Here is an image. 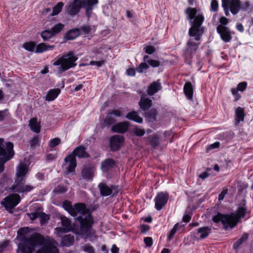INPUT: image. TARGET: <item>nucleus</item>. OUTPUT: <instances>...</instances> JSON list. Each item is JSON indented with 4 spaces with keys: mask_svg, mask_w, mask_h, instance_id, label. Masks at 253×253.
Masks as SVG:
<instances>
[{
    "mask_svg": "<svg viewBox=\"0 0 253 253\" xmlns=\"http://www.w3.org/2000/svg\"><path fill=\"white\" fill-rule=\"evenodd\" d=\"M185 12L187 19L192 24L188 31L190 38L187 42L186 51L188 53H192L197 51L201 44V39L204 32V29L201 26L204 17L202 14H197L196 8L188 7Z\"/></svg>",
    "mask_w": 253,
    "mask_h": 253,
    "instance_id": "f257e3e1",
    "label": "nucleus"
},
{
    "mask_svg": "<svg viewBox=\"0 0 253 253\" xmlns=\"http://www.w3.org/2000/svg\"><path fill=\"white\" fill-rule=\"evenodd\" d=\"M63 208L73 216H76V219L80 224V232L88 236V232L94 223L91 212L84 203H77L73 206L69 201L63 202Z\"/></svg>",
    "mask_w": 253,
    "mask_h": 253,
    "instance_id": "f03ea898",
    "label": "nucleus"
},
{
    "mask_svg": "<svg viewBox=\"0 0 253 253\" xmlns=\"http://www.w3.org/2000/svg\"><path fill=\"white\" fill-rule=\"evenodd\" d=\"M247 211L246 204H244L239 206L234 212L227 214L217 212L212 216V220L215 223H221L224 230H230L236 227L242 218L245 217Z\"/></svg>",
    "mask_w": 253,
    "mask_h": 253,
    "instance_id": "7ed1b4c3",
    "label": "nucleus"
},
{
    "mask_svg": "<svg viewBox=\"0 0 253 253\" xmlns=\"http://www.w3.org/2000/svg\"><path fill=\"white\" fill-rule=\"evenodd\" d=\"M78 59V57L74 52L69 51L57 56L53 60L52 64L55 66H58V71L61 73L76 67L77 65L76 62Z\"/></svg>",
    "mask_w": 253,
    "mask_h": 253,
    "instance_id": "20e7f679",
    "label": "nucleus"
},
{
    "mask_svg": "<svg viewBox=\"0 0 253 253\" xmlns=\"http://www.w3.org/2000/svg\"><path fill=\"white\" fill-rule=\"evenodd\" d=\"M43 242V238L39 234L34 235L29 238L24 236L19 244L17 252L18 253H33L35 249Z\"/></svg>",
    "mask_w": 253,
    "mask_h": 253,
    "instance_id": "39448f33",
    "label": "nucleus"
},
{
    "mask_svg": "<svg viewBox=\"0 0 253 253\" xmlns=\"http://www.w3.org/2000/svg\"><path fill=\"white\" fill-rule=\"evenodd\" d=\"M13 146L12 142L0 138V173L4 170V164L13 157Z\"/></svg>",
    "mask_w": 253,
    "mask_h": 253,
    "instance_id": "423d86ee",
    "label": "nucleus"
},
{
    "mask_svg": "<svg viewBox=\"0 0 253 253\" xmlns=\"http://www.w3.org/2000/svg\"><path fill=\"white\" fill-rule=\"evenodd\" d=\"M58 243L51 239L45 242L44 245L36 253H59L57 246Z\"/></svg>",
    "mask_w": 253,
    "mask_h": 253,
    "instance_id": "0eeeda50",
    "label": "nucleus"
},
{
    "mask_svg": "<svg viewBox=\"0 0 253 253\" xmlns=\"http://www.w3.org/2000/svg\"><path fill=\"white\" fill-rule=\"evenodd\" d=\"M83 7L80 0L70 1L65 6V9L68 15L73 17L79 13Z\"/></svg>",
    "mask_w": 253,
    "mask_h": 253,
    "instance_id": "6e6552de",
    "label": "nucleus"
},
{
    "mask_svg": "<svg viewBox=\"0 0 253 253\" xmlns=\"http://www.w3.org/2000/svg\"><path fill=\"white\" fill-rule=\"evenodd\" d=\"M21 199L19 195L12 194L3 199L1 204L6 209L11 210L16 207L20 202Z\"/></svg>",
    "mask_w": 253,
    "mask_h": 253,
    "instance_id": "1a4fd4ad",
    "label": "nucleus"
},
{
    "mask_svg": "<svg viewBox=\"0 0 253 253\" xmlns=\"http://www.w3.org/2000/svg\"><path fill=\"white\" fill-rule=\"evenodd\" d=\"M123 113L124 111L123 108L109 110L104 119V123L108 126L114 124L116 121L114 118L123 116L124 114Z\"/></svg>",
    "mask_w": 253,
    "mask_h": 253,
    "instance_id": "9d476101",
    "label": "nucleus"
},
{
    "mask_svg": "<svg viewBox=\"0 0 253 253\" xmlns=\"http://www.w3.org/2000/svg\"><path fill=\"white\" fill-rule=\"evenodd\" d=\"M169 199V194L166 192L158 193L154 198L155 208L157 211L161 210L167 204Z\"/></svg>",
    "mask_w": 253,
    "mask_h": 253,
    "instance_id": "9b49d317",
    "label": "nucleus"
},
{
    "mask_svg": "<svg viewBox=\"0 0 253 253\" xmlns=\"http://www.w3.org/2000/svg\"><path fill=\"white\" fill-rule=\"evenodd\" d=\"M65 162V171L66 174H69L75 172L77 166V161L76 157L73 154H69L64 159Z\"/></svg>",
    "mask_w": 253,
    "mask_h": 253,
    "instance_id": "f8f14e48",
    "label": "nucleus"
},
{
    "mask_svg": "<svg viewBox=\"0 0 253 253\" xmlns=\"http://www.w3.org/2000/svg\"><path fill=\"white\" fill-rule=\"evenodd\" d=\"M216 30L221 40L225 42H230L232 40V35L234 34L229 28L221 25L217 27Z\"/></svg>",
    "mask_w": 253,
    "mask_h": 253,
    "instance_id": "ddd939ff",
    "label": "nucleus"
},
{
    "mask_svg": "<svg viewBox=\"0 0 253 253\" xmlns=\"http://www.w3.org/2000/svg\"><path fill=\"white\" fill-rule=\"evenodd\" d=\"M22 183V182L18 181V180H15L14 184L11 187L12 190L15 192L27 193L33 190V186L30 185H23Z\"/></svg>",
    "mask_w": 253,
    "mask_h": 253,
    "instance_id": "4468645a",
    "label": "nucleus"
},
{
    "mask_svg": "<svg viewBox=\"0 0 253 253\" xmlns=\"http://www.w3.org/2000/svg\"><path fill=\"white\" fill-rule=\"evenodd\" d=\"M124 141L123 136L119 135H114L110 139V148L112 151H115L119 150Z\"/></svg>",
    "mask_w": 253,
    "mask_h": 253,
    "instance_id": "2eb2a0df",
    "label": "nucleus"
},
{
    "mask_svg": "<svg viewBox=\"0 0 253 253\" xmlns=\"http://www.w3.org/2000/svg\"><path fill=\"white\" fill-rule=\"evenodd\" d=\"M83 8L85 9V13L88 18L90 17L94 7L98 3V0H80Z\"/></svg>",
    "mask_w": 253,
    "mask_h": 253,
    "instance_id": "dca6fc26",
    "label": "nucleus"
},
{
    "mask_svg": "<svg viewBox=\"0 0 253 253\" xmlns=\"http://www.w3.org/2000/svg\"><path fill=\"white\" fill-rule=\"evenodd\" d=\"M28 172V166L21 162L16 168V180H18L19 182H23L24 177Z\"/></svg>",
    "mask_w": 253,
    "mask_h": 253,
    "instance_id": "f3484780",
    "label": "nucleus"
},
{
    "mask_svg": "<svg viewBox=\"0 0 253 253\" xmlns=\"http://www.w3.org/2000/svg\"><path fill=\"white\" fill-rule=\"evenodd\" d=\"M129 126V123L126 121L119 122L113 125L111 130L114 132L124 133L126 132Z\"/></svg>",
    "mask_w": 253,
    "mask_h": 253,
    "instance_id": "a211bd4d",
    "label": "nucleus"
},
{
    "mask_svg": "<svg viewBox=\"0 0 253 253\" xmlns=\"http://www.w3.org/2000/svg\"><path fill=\"white\" fill-rule=\"evenodd\" d=\"M98 187L100 191L101 195L103 196H107L112 194L113 190H115V193H117V187L112 185L111 187H109L105 183H100Z\"/></svg>",
    "mask_w": 253,
    "mask_h": 253,
    "instance_id": "6ab92c4d",
    "label": "nucleus"
},
{
    "mask_svg": "<svg viewBox=\"0 0 253 253\" xmlns=\"http://www.w3.org/2000/svg\"><path fill=\"white\" fill-rule=\"evenodd\" d=\"M211 227L204 226L198 228L195 233L198 240H202L207 238L211 233Z\"/></svg>",
    "mask_w": 253,
    "mask_h": 253,
    "instance_id": "aec40b11",
    "label": "nucleus"
},
{
    "mask_svg": "<svg viewBox=\"0 0 253 253\" xmlns=\"http://www.w3.org/2000/svg\"><path fill=\"white\" fill-rule=\"evenodd\" d=\"M147 139L149 142V145L153 149H156L157 147L159 146L160 142L165 140V139H160L159 135L157 134H154L149 136Z\"/></svg>",
    "mask_w": 253,
    "mask_h": 253,
    "instance_id": "412c9836",
    "label": "nucleus"
},
{
    "mask_svg": "<svg viewBox=\"0 0 253 253\" xmlns=\"http://www.w3.org/2000/svg\"><path fill=\"white\" fill-rule=\"evenodd\" d=\"M162 88L160 80H158L157 81L153 82L149 85L147 89V93L149 95H153L161 90Z\"/></svg>",
    "mask_w": 253,
    "mask_h": 253,
    "instance_id": "4be33fe9",
    "label": "nucleus"
},
{
    "mask_svg": "<svg viewBox=\"0 0 253 253\" xmlns=\"http://www.w3.org/2000/svg\"><path fill=\"white\" fill-rule=\"evenodd\" d=\"M72 154H73L75 157L77 156L79 158H87L89 157L86 152V148L83 146H79L76 147Z\"/></svg>",
    "mask_w": 253,
    "mask_h": 253,
    "instance_id": "5701e85b",
    "label": "nucleus"
},
{
    "mask_svg": "<svg viewBox=\"0 0 253 253\" xmlns=\"http://www.w3.org/2000/svg\"><path fill=\"white\" fill-rule=\"evenodd\" d=\"M228 6L231 13L233 14H237L240 10V0H227Z\"/></svg>",
    "mask_w": 253,
    "mask_h": 253,
    "instance_id": "b1692460",
    "label": "nucleus"
},
{
    "mask_svg": "<svg viewBox=\"0 0 253 253\" xmlns=\"http://www.w3.org/2000/svg\"><path fill=\"white\" fill-rule=\"evenodd\" d=\"M183 91L187 99L191 100L193 99V88L190 82H187L183 87Z\"/></svg>",
    "mask_w": 253,
    "mask_h": 253,
    "instance_id": "393cba45",
    "label": "nucleus"
},
{
    "mask_svg": "<svg viewBox=\"0 0 253 253\" xmlns=\"http://www.w3.org/2000/svg\"><path fill=\"white\" fill-rule=\"evenodd\" d=\"M60 92V89L58 88L50 89L46 95V100L48 101L54 100Z\"/></svg>",
    "mask_w": 253,
    "mask_h": 253,
    "instance_id": "a878e982",
    "label": "nucleus"
},
{
    "mask_svg": "<svg viewBox=\"0 0 253 253\" xmlns=\"http://www.w3.org/2000/svg\"><path fill=\"white\" fill-rule=\"evenodd\" d=\"M115 165V161L112 159H108L101 163V169L103 171H108Z\"/></svg>",
    "mask_w": 253,
    "mask_h": 253,
    "instance_id": "bb28decb",
    "label": "nucleus"
},
{
    "mask_svg": "<svg viewBox=\"0 0 253 253\" xmlns=\"http://www.w3.org/2000/svg\"><path fill=\"white\" fill-rule=\"evenodd\" d=\"M55 46L52 45H48L45 43H40L36 46V53H42L44 51L52 50Z\"/></svg>",
    "mask_w": 253,
    "mask_h": 253,
    "instance_id": "cd10ccee",
    "label": "nucleus"
},
{
    "mask_svg": "<svg viewBox=\"0 0 253 253\" xmlns=\"http://www.w3.org/2000/svg\"><path fill=\"white\" fill-rule=\"evenodd\" d=\"M139 105L142 110H147L152 106V100L147 97H141Z\"/></svg>",
    "mask_w": 253,
    "mask_h": 253,
    "instance_id": "c85d7f7f",
    "label": "nucleus"
},
{
    "mask_svg": "<svg viewBox=\"0 0 253 253\" xmlns=\"http://www.w3.org/2000/svg\"><path fill=\"white\" fill-rule=\"evenodd\" d=\"M126 118L137 123L140 124L143 122V119L138 115L137 112L136 111H131L128 113L126 115Z\"/></svg>",
    "mask_w": 253,
    "mask_h": 253,
    "instance_id": "c756f323",
    "label": "nucleus"
},
{
    "mask_svg": "<svg viewBox=\"0 0 253 253\" xmlns=\"http://www.w3.org/2000/svg\"><path fill=\"white\" fill-rule=\"evenodd\" d=\"M29 126L31 129L36 133H39L41 130L40 124L38 122V119L36 118L31 119L29 121Z\"/></svg>",
    "mask_w": 253,
    "mask_h": 253,
    "instance_id": "7c9ffc66",
    "label": "nucleus"
},
{
    "mask_svg": "<svg viewBox=\"0 0 253 253\" xmlns=\"http://www.w3.org/2000/svg\"><path fill=\"white\" fill-rule=\"evenodd\" d=\"M81 34L78 28L69 31L65 35V38L67 40H73L78 37Z\"/></svg>",
    "mask_w": 253,
    "mask_h": 253,
    "instance_id": "2f4dec72",
    "label": "nucleus"
},
{
    "mask_svg": "<svg viewBox=\"0 0 253 253\" xmlns=\"http://www.w3.org/2000/svg\"><path fill=\"white\" fill-rule=\"evenodd\" d=\"M74 242V236L68 234L62 238L61 244L62 246L70 247L73 244Z\"/></svg>",
    "mask_w": 253,
    "mask_h": 253,
    "instance_id": "473e14b6",
    "label": "nucleus"
},
{
    "mask_svg": "<svg viewBox=\"0 0 253 253\" xmlns=\"http://www.w3.org/2000/svg\"><path fill=\"white\" fill-rule=\"evenodd\" d=\"M236 121L237 123L242 122L244 120V110L241 107H238L235 110Z\"/></svg>",
    "mask_w": 253,
    "mask_h": 253,
    "instance_id": "72a5a7b5",
    "label": "nucleus"
},
{
    "mask_svg": "<svg viewBox=\"0 0 253 253\" xmlns=\"http://www.w3.org/2000/svg\"><path fill=\"white\" fill-rule=\"evenodd\" d=\"M82 176L85 179H92L94 174V169L90 168H85L82 170Z\"/></svg>",
    "mask_w": 253,
    "mask_h": 253,
    "instance_id": "f704fd0d",
    "label": "nucleus"
},
{
    "mask_svg": "<svg viewBox=\"0 0 253 253\" xmlns=\"http://www.w3.org/2000/svg\"><path fill=\"white\" fill-rule=\"evenodd\" d=\"M157 115V110L155 109H152L145 113V116L149 122H154L156 120Z\"/></svg>",
    "mask_w": 253,
    "mask_h": 253,
    "instance_id": "c9c22d12",
    "label": "nucleus"
},
{
    "mask_svg": "<svg viewBox=\"0 0 253 253\" xmlns=\"http://www.w3.org/2000/svg\"><path fill=\"white\" fill-rule=\"evenodd\" d=\"M53 36L51 30H44L41 33V36L43 41H49Z\"/></svg>",
    "mask_w": 253,
    "mask_h": 253,
    "instance_id": "e433bc0d",
    "label": "nucleus"
},
{
    "mask_svg": "<svg viewBox=\"0 0 253 253\" xmlns=\"http://www.w3.org/2000/svg\"><path fill=\"white\" fill-rule=\"evenodd\" d=\"M182 227V226L179 224V223L175 224L172 228V229L170 231L169 234H168V239L169 240L172 239L176 231Z\"/></svg>",
    "mask_w": 253,
    "mask_h": 253,
    "instance_id": "4c0bfd02",
    "label": "nucleus"
},
{
    "mask_svg": "<svg viewBox=\"0 0 253 253\" xmlns=\"http://www.w3.org/2000/svg\"><path fill=\"white\" fill-rule=\"evenodd\" d=\"M65 25L62 23L55 24L51 29L54 36L59 33L64 28Z\"/></svg>",
    "mask_w": 253,
    "mask_h": 253,
    "instance_id": "58836bf2",
    "label": "nucleus"
},
{
    "mask_svg": "<svg viewBox=\"0 0 253 253\" xmlns=\"http://www.w3.org/2000/svg\"><path fill=\"white\" fill-rule=\"evenodd\" d=\"M63 6L64 3L63 2H58L53 8L52 15L54 16L58 14L61 11Z\"/></svg>",
    "mask_w": 253,
    "mask_h": 253,
    "instance_id": "ea45409f",
    "label": "nucleus"
},
{
    "mask_svg": "<svg viewBox=\"0 0 253 253\" xmlns=\"http://www.w3.org/2000/svg\"><path fill=\"white\" fill-rule=\"evenodd\" d=\"M61 224L63 227L67 228L69 230H71L72 225L70 220L67 217L64 216L61 218Z\"/></svg>",
    "mask_w": 253,
    "mask_h": 253,
    "instance_id": "a19ab883",
    "label": "nucleus"
},
{
    "mask_svg": "<svg viewBox=\"0 0 253 253\" xmlns=\"http://www.w3.org/2000/svg\"><path fill=\"white\" fill-rule=\"evenodd\" d=\"M36 43L34 42H26L23 45V48L30 52H33Z\"/></svg>",
    "mask_w": 253,
    "mask_h": 253,
    "instance_id": "79ce46f5",
    "label": "nucleus"
},
{
    "mask_svg": "<svg viewBox=\"0 0 253 253\" xmlns=\"http://www.w3.org/2000/svg\"><path fill=\"white\" fill-rule=\"evenodd\" d=\"M55 233L57 235V236L59 237H61L62 236V234L63 233H66L70 231V230H69L68 228L66 227H56L55 229Z\"/></svg>",
    "mask_w": 253,
    "mask_h": 253,
    "instance_id": "37998d69",
    "label": "nucleus"
},
{
    "mask_svg": "<svg viewBox=\"0 0 253 253\" xmlns=\"http://www.w3.org/2000/svg\"><path fill=\"white\" fill-rule=\"evenodd\" d=\"M80 30V32H81V34L87 35L88 34L91 30V27L87 25H84L78 28Z\"/></svg>",
    "mask_w": 253,
    "mask_h": 253,
    "instance_id": "c03bdc74",
    "label": "nucleus"
},
{
    "mask_svg": "<svg viewBox=\"0 0 253 253\" xmlns=\"http://www.w3.org/2000/svg\"><path fill=\"white\" fill-rule=\"evenodd\" d=\"M248 236L247 234H244L242 235V236L234 244V248H237L238 247L240 246V245L243 243L244 241H246L248 239Z\"/></svg>",
    "mask_w": 253,
    "mask_h": 253,
    "instance_id": "a18cd8bd",
    "label": "nucleus"
},
{
    "mask_svg": "<svg viewBox=\"0 0 253 253\" xmlns=\"http://www.w3.org/2000/svg\"><path fill=\"white\" fill-rule=\"evenodd\" d=\"M149 66L147 65V64L144 62L141 63L139 66L136 68V71L139 73H142L144 70H146L148 69Z\"/></svg>",
    "mask_w": 253,
    "mask_h": 253,
    "instance_id": "49530a36",
    "label": "nucleus"
},
{
    "mask_svg": "<svg viewBox=\"0 0 253 253\" xmlns=\"http://www.w3.org/2000/svg\"><path fill=\"white\" fill-rule=\"evenodd\" d=\"M132 133L137 136H142L145 133L144 129L140 128L138 127H135L132 130Z\"/></svg>",
    "mask_w": 253,
    "mask_h": 253,
    "instance_id": "de8ad7c7",
    "label": "nucleus"
},
{
    "mask_svg": "<svg viewBox=\"0 0 253 253\" xmlns=\"http://www.w3.org/2000/svg\"><path fill=\"white\" fill-rule=\"evenodd\" d=\"M39 217L40 218V222L42 225H44L49 220V216L45 213H40Z\"/></svg>",
    "mask_w": 253,
    "mask_h": 253,
    "instance_id": "09e8293b",
    "label": "nucleus"
},
{
    "mask_svg": "<svg viewBox=\"0 0 253 253\" xmlns=\"http://www.w3.org/2000/svg\"><path fill=\"white\" fill-rule=\"evenodd\" d=\"M84 252L87 253H95L94 248L89 244H86L83 247Z\"/></svg>",
    "mask_w": 253,
    "mask_h": 253,
    "instance_id": "8fccbe9b",
    "label": "nucleus"
},
{
    "mask_svg": "<svg viewBox=\"0 0 253 253\" xmlns=\"http://www.w3.org/2000/svg\"><path fill=\"white\" fill-rule=\"evenodd\" d=\"M61 143V140L60 138L57 137L52 139L50 140L49 146L51 148H54Z\"/></svg>",
    "mask_w": 253,
    "mask_h": 253,
    "instance_id": "3c124183",
    "label": "nucleus"
},
{
    "mask_svg": "<svg viewBox=\"0 0 253 253\" xmlns=\"http://www.w3.org/2000/svg\"><path fill=\"white\" fill-rule=\"evenodd\" d=\"M228 2L227 0H222V6L224 9L225 14L226 16H228L229 14V7L228 6Z\"/></svg>",
    "mask_w": 253,
    "mask_h": 253,
    "instance_id": "603ef678",
    "label": "nucleus"
},
{
    "mask_svg": "<svg viewBox=\"0 0 253 253\" xmlns=\"http://www.w3.org/2000/svg\"><path fill=\"white\" fill-rule=\"evenodd\" d=\"M54 191L58 194H62L67 191V189L64 186L59 185L55 189Z\"/></svg>",
    "mask_w": 253,
    "mask_h": 253,
    "instance_id": "864d4df0",
    "label": "nucleus"
},
{
    "mask_svg": "<svg viewBox=\"0 0 253 253\" xmlns=\"http://www.w3.org/2000/svg\"><path fill=\"white\" fill-rule=\"evenodd\" d=\"M147 62L150 65V66L154 68L158 67L160 65V61L156 60L149 59L147 61Z\"/></svg>",
    "mask_w": 253,
    "mask_h": 253,
    "instance_id": "5fc2aeb1",
    "label": "nucleus"
},
{
    "mask_svg": "<svg viewBox=\"0 0 253 253\" xmlns=\"http://www.w3.org/2000/svg\"><path fill=\"white\" fill-rule=\"evenodd\" d=\"M145 52L149 54H152L156 51V49L154 46L152 45H147L144 48Z\"/></svg>",
    "mask_w": 253,
    "mask_h": 253,
    "instance_id": "6e6d98bb",
    "label": "nucleus"
},
{
    "mask_svg": "<svg viewBox=\"0 0 253 253\" xmlns=\"http://www.w3.org/2000/svg\"><path fill=\"white\" fill-rule=\"evenodd\" d=\"M247 86V83L243 82L239 83L237 87V89L240 91H244L246 90Z\"/></svg>",
    "mask_w": 253,
    "mask_h": 253,
    "instance_id": "4d7b16f0",
    "label": "nucleus"
},
{
    "mask_svg": "<svg viewBox=\"0 0 253 253\" xmlns=\"http://www.w3.org/2000/svg\"><path fill=\"white\" fill-rule=\"evenodd\" d=\"M218 8V2L216 0H212L211 3V10L216 11Z\"/></svg>",
    "mask_w": 253,
    "mask_h": 253,
    "instance_id": "13d9d810",
    "label": "nucleus"
},
{
    "mask_svg": "<svg viewBox=\"0 0 253 253\" xmlns=\"http://www.w3.org/2000/svg\"><path fill=\"white\" fill-rule=\"evenodd\" d=\"M238 90L237 88H231V92L232 95L235 98V101H238L241 97L240 95L238 93Z\"/></svg>",
    "mask_w": 253,
    "mask_h": 253,
    "instance_id": "bf43d9fd",
    "label": "nucleus"
},
{
    "mask_svg": "<svg viewBox=\"0 0 253 253\" xmlns=\"http://www.w3.org/2000/svg\"><path fill=\"white\" fill-rule=\"evenodd\" d=\"M227 192H228L227 188L224 187L223 188L222 192L218 195V200L219 201H222L224 199L225 196L227 194Z\"/></svg>",
    "mask_w": 253,
    "mask_h": 253,
    "instance_id": "052dcab7",
    "label": "nucleus"
},
{
    "mask_svg": "<svg viewBox=\"0 0 253 253\" xmlns=\"http://www.w3.org/2000/svg\"><path fill=\"white\" fill-rule=\"evenodd\" d=\"M144 242L147 247H150L153 244V240L151 237H147L144 238Z\"/></svg>",
    "mask_w": 253,
    "mask_h": 253,
    "instance_id": "680f3d73",
    "label": "nucleus"
},
{
    "mask_svg": "<svg viewBox=\"0 0 253 253\" xmlns=\"http://www.w3.org/2000/svg\"><path fill=\"white\" fill-rule=\"evenodd\" d=\"M249 6V4L248 2L245 1L244 2H241L240 1V10L243 11H246Z\"/></svg>",
    "mask_w": 253,
    "mask_h": 253,
    "instance_id": "e2e57ef3",
    "label": "nucleus"
},
{
    "mask_svg": "<svg viewBox=\"0 0 253 253\" xmlns=\"http://www.w3.org/2000/svg\"><path fill=\"white\" fill-rule=\"evenodd\" d=\"M9 243V242L8 241H5L0 244V253H1L2 251L7 247Z\"/></svg>",
    "mask_w": 253,
    "mask_h": 253,
    "instance_id": "0e129e2a",
    "label": "nucleus"
},
{
    "mask_svg": "<svg viewBox=\"0 0 253 253\" xmlns=\"http://www.w3.org/2000/svg\"><path fill=\"white\" fill-rule=\"evenodd\" d=\"M39 215H40L39 212H32V213H28L29 217L32 220H34L37 218L39 217Z\"/></svg>",
    "mask_w": 253,
    "mask_h": 253,
    "instance_id": "69168bd1",
    "label": "nucleus"
},
{
    "mask_svg": "<svg viewBox=\"0 0 253 253\" xmlns=\"http://www.w3.org/2000/svg\"><path fill=\"white\" fill-rule=\"evenodd\" d=\"M39 137L38 136H36L34 137L31 141L30 145L32 147H34L36 146L39 142Z\"/></svg>",
    "mask_w": 253,
    "mask_h": 253,
    "instance_id": "338daca9",
    "label": "nucleus"
},
{
    "mask_svg": "<svg viewBox=\"0 0 253 253\" xmlns=\"http://www.w3.org/2000/svg\"><path fill=\"white\" fill-rule=\"evenodd\" d=\"M219 146L220 143L219 142H215L209 146L208 148L209 150L213 149L215 148H218Z\"/></svg>",
    "mask_w": 253,
    "mask_h": 253,
    "instance_id": "774afa93",
    "label": "nucleus"
}]
</instances>
